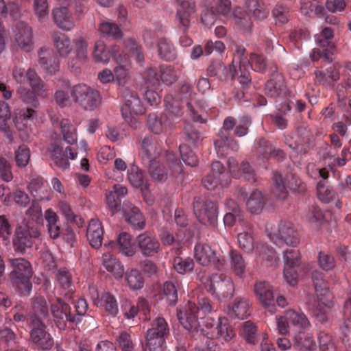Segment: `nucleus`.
I'll return each instance as SVG.
<instances>
[{"label": "nucleus", "mask_w": 351, "mask_h": 351, "mask_svg": "<svg viewBox=\"0 0 351 351\" xmlns=\"http://www.w3.org/2000/svg\"><path fill=\"white\" fill-rule=\"evenodd\" d=\"M56 277L60 287L66 292L64 293V299L57 298V303L51 304L50 309L56 326L64 330L67 327V322H78L80 319L76 318L71 313V308L69 304L74 293L72 272L65 267L60 268L56 271Z\"/></svg>", "instance_id": "obj_1"}, {"label": "nucleus", "mask_w": 351, "mask_h": 351, "mask_svg": "<svg viewBox=\"0 0 351 351\" xmlns=\"http://www.w3.org/2000/svg\"><path fill=\"white\" fill-rule=\"evenodd\" d=\"M11 267L9 274L10 284L21 297H28L32 290L31 278L33 269L31 263L24 258L8 259Z\"/></svg>", "instance_id": "obj_2"}, {"label": "nucleus", "mask_w": 351, "mask_h": 351, "mask_svg": "<svg viewBox=\"0 0 351 351\" xmlns=\"http://www.w3.org/2000/svg\"><path fill=\"white\" fill-rule=\"evenodd\" d=\"M198 309L194 303L189 301L184 307L178 310V319L186 330L192 332L199 331L204 336H210L212 338L217 321L211 317H207L202 320V328H201L200 323L197 321Z\"/></svg>", "instance_id": "obj_3"}, {"label": "nucleus", "mask_w": 351, "mask_h": 351, "mask_svg": "<svg viewBox=\"0 0 351 351\" xmlns=\"http://www.w3.org/2000/svg\"><path fill=\"white\" fill-rule=\"evenodd\" d=\"M167 158L169 162L168 167L155 159L148 161V173L155 182L162 183L170 176L176 178L180 177V180L182 179V169L175 155L169 153L167 155Z\"/></svg>", "instance_id": "obj_4"}, {"label": "nucleus", "mask_w": 351, "mask_h": 351, "mask_svg": "<svg viewBox=\"0 0 351 351\" xmlns=\"http://www.w3.org/2000/svg\"><path fill=\"white\" fill-rule=\"evenodd\" d=\"M40 231L34 223H26L16 227L12 240L14 251L24 254L27 250L32 247L36 240L39 239Z\"/></svg>", "instance_id": "obj_5"}, {"label": "nucleus", "mask_w": 351, "mask_h": 351, "mask_svg": "<svg viewBox=\"0 0 351 351\" xmlns=\"http://www.w3.org/2000/svg\"><path fill=\"white\" fill-rule=\"evenodd\" d=\"M169 334V328L166 320L161 317H156L147 331L145 350L165 351L163 345Z\"/></svg>", "instance_id": "obj_6"}, {"label": "nucleus", "mask_w": 351, "mask_h": 351, "mask_svg": "<svg viewBox=\"0 0 351 351\" xmlns=\"http://www.w3.org/2000/svg\"><path fill=\"white\" fill-rule=\"evenodd\" d=\"M178 96L186 102V112L193 121L206 123V120L202 118L205 102L196 99V94L193 93L191 85L187 83L181 84L178 90Z\"/></svg>", "instance_id": "obj_7"}, {"label": "nucleus", "mask_w": 351, "mask_h": 351, "mask_svg": "<svg viewBox=\"0 0 351 351\" xmlns=\"http://www.w3.org/2000/svg\"><path fill=\"white\" fill-rule=\"evenodd\" d=\"M193 206L194 215L199 223L213 228L217 227L218 208L214 202L206 197H195Z\"/></svg>", "instance_id": "obj_8"}, {"label": "nucleus", "mask_w": 351, "mask_h": 351, "mask_svg": "<svg viewBox=\"0 0 351 351\" xmlns=\"http://www.w3.org/2000/svg\"><path fill=\"white\" fill-rule=\"evenodd\" d=\"M236 124L233 117H228L223 121V126L215 140V147L217 154L220 156L228 154V151L237 152L239 149V144L231 136V131Z\"/></svg>", "instance_id": "obj_9"}, {"label": "nucleus", "mask_w": 351, "mask_h": 351, "mask_svg": "<svg viewBox=\"0 0 351 351\" xmlns=\"http://www.w3.org/2000/svg\"><path fill=\"white\" fill-rule=\"evenodd\" d=\"M273 180L271 193L274 197L280 199H285L287 197L288 189L298 193H302L305 190L304 184L295 175H288L284 180L280 173L274 172Z\"/></svg>", "instance_id": "obj_10"}, {"label": "nucleus", "mask_w": 351, "mask_h": 351, "mask_svg": "<svg viewBox=\"0 0 351 351\" xmlns=\"http://www.w3.org/2000/svg\"><path fill=\"white\" fill-rule=\"evenodd\" d=\"M71 95L75 102L85 110H93L99 107L101 103L99 92L84 84L74 86Z\"/></svg>", "instance_id": "obj_11"}, {"label": "nucleus", "mask_w": 351, "mask_h": 351, "mask_svg": "<svg viewBox=\"0 0 351 351\" xmlns=\"http://www.w3.org/2000/svg\"><path fill=\"white\" fill-rule=\"evenodd\" d=\"M205 287L212 295L216 297L219 300L231 298L234 295V283L230 277L226 276L213 274L205 282Z\"/></svg>", "instance_id": "obj_12"}, {"label": "nucleus", "mask_w": 351, "mask_h": 351, "mask_svg": "<svg viewBox=\"0 0 351 351\" xmlns=\"http://www.w3.org/2000/svg\"><path fill=\"white\" fill-rule=\"evenodd\" d=\"M13 77L16 82L24 84L29 83L31 88L38 92V95L46 98L49 94V86L42 80L37 73L32 69L27 71L25 69L16 66L13 70Z\"/></svg>", "instance_id": "obj_13"}, {"label": "nucleus", "mask_w": 351, "mask_h": 351, "mask_svg": "<svg viewBox=\"0 0 351 351\" xmlns=\"http://www.w3.org/2000/svg\"><path fill=\"white\" fill-rule=\"evenodd\" d=\"M194 258L202 266L213 265L217 270H221L226 265L223 257L216 254L212 247L206 244L199 243L194 247Z\"/></svg>", "instance_id": "obj_14"}, {"label": "nucleus", "mask_w": 351, "mask_h": 351, "mask_svg": "<svg viewBox=\"0 0 351 351\" xmlns=\"http://www.w3.org/2000/svg\"><path fill=\"white\" fill-rule=\"evenodd\" d=\"M269 237L279 247L284 244L295 246L300 242L298 231L289 221L280 222L277 228L270 233Z\"/></svg>", "instance_id": "obj_15"}, {"label": "nucleus", "mask_w": 351, "mask_h": 351, "mask_svg": "<svg viewBox=\"0 0 351 351\" xmlns=\"http://www.w3.org/2000/svg\"><path fill=\"white\" fill-rule=\"evenodd\" d=\"M121 96L124 104L121 108L122 115L125 120L128 121L132 114H141L145 109L137 94L128 87L121 89Z\"/></svg>", "instance_id": "obj_16"}, {"label": "nucleus", "mask_w": 351, "mask_h": 351, "mask_svg": "<svg viewBox=\"0 0 351 351\" xmlns=\"http://www.w3.org/2000/svg\"><path fill=\"white\" fill-rule=\"evenodd\" d=\"M31 327L30 339L37 346L43 350H48L53 346V339L47 332L45 322L34 317L33 322H29Z\"/></svg>", "instance_id": "obj_17"}, {"label": "nucleus", "mask_w": 351, "mask_h": 351, "mask_svg": "<svg viewBox=\"0 0 351 351\" xmlns=\"http://www.w3.org/2000/svg\"><path fill=\"white\" fill-rule=\"evenodd\" d=\"M272 73L270 79L266 82L265 93L269 97L278 98L287 95V89L283 75L278 72L276 65L271 68Z\"/></svg>", "instance_id": "obj_18"}, {"label": "nucleus", "mask_w": 351, "mask_h": 351, "mask_svg": "<svg viewBox=\"0 0 351 351\" xmlns=\"http://www.w3.org/2000/svg\"><path fill=\"white\" fill-rule=\"evenodd\" d=\"M16 94L19 99L27 106L26 111L23 112L21 114L23 119L27 121L31 120L35 117V110L39 106V101L37 98L38 92L34 88H28L23 86H20L16 90Z\"/></svg>", "instance_id": "obj_19"}, {"label": "nucleus", "mask_w": 351, "mask_h": 351, "mask_svg": "<svg viewBox=\"0 0 351 351\" xmlns=\"http://www.w3.org/2000/svg\"><path fill=\"white\" fill-rule=\"evenodd\" d=\"M254 291L258 301L262 306L271 314L275 313L276 307L272 287L266 282L260 281L255 284Z\"/></svg>", "instance_id": "obj_20"}, {"label": "nucleus", "mask_w": 351, "mask_h": 351, "mask_svg": "<svg viewBox=\"0 0 351 351\" xmlns=\"http://www.w3.org/2000/svg\"><path fill=\"white\" fill-rule=\"evenodd\" d=\"M283 254L284 277L289 285L293 286L296 285L298 278L295 267L299 265L300 252L298 250L290 249L285 250Z\"/></svg>", "instance_id": "obj_21"}, {"label": "nucleus", "mask_w": 351, "mask_h": 351, "mask_svg": "<svg viewBox=\"0 0 351 351\" xmlns=\"http://www.w3.org/2000/svg\"><path fill=\"white\" fill-rule=\"evenodd\" d=\"M135 244L144 257H152L160 250V244L158 240L148 232L138 235L135 239Z\"/></svg>", "instance_id": "obj_22"}, {"label": "nucleus", "mask_w": 351, "mask_h": 351, "mask_svg": "<svg viewBox=\"0 0 351 351\" xmlns=\"http://www.w3.org/2000/svg\"><path fill=\"white\" fill-rule=\"evenodd\" d=\"M311 278L316 291L317 298L319 299V301L325 306H332V296L324 279L322 272L318 270H314L311 274Z\"/></svg>", "instance_id": "obj_23"}, {"label": "nucleus", "mask_w": 351, "mask_h": 351, "mask_svg": "<svg viewBox=\"0 0 351 351\" xmlns=\"http://www.w3.org/2000/svg\"><path fill=\"white\" fill-rule=\"evenodd\" d=\"M180 5L176 14L178 27L184 33L191 25V16L195 12V4L193 0H177Z\"/></svg>", "instance_id": "obj_24"}, {"label": "nucleus", "mask_w": 351, "mask_h": 351, "mask_svg": "<svg viewBox=\"0 0 351 351\" xmlns=\"http://www.w3.org/2000/svg\"><path fill=\"white\" fill-rule=\"evenodd\" d=\"M128 194L126 186L115 184L112 189L106 192V202L112 215L121 210V199Z\"/></svg>", "instance_id": "obj_25"}, {"label": "nucleus", "mask_w": 351, "mask_h": 351, "mask_svg": "<svg viewBox=\"0 0 351 351\" xmlns=\"http://www.w3.org/2000/svg\"><path fill=\"white\" fill-rule=\"evenodd\" d=\"M14 32L19 47L26 52L30 51L33 48L31 27L25 22L19 21L16 24Z\"/></svg>", "instance_id": "obj_26"}, {"label": "nucleus", "mask_w": 351, "mask_h": 351, "mask_svg": "<svg viewBox=\"0 0 351 351\" xmlns=\"http://www.w3.org/2000/svg\"><path fill=\"white\" fill-rule=\"evenodd\" d=\"M230 172L235 178L254 182L256 180L254 169L247 161H242L239 165L235 159L231 158L228 160Z\"/></svg>", "instance_id": "obj_27"}, {"label": "nucleus", "mask_w": 351, "mask_h": 351, "mask_svg": "<svg viewBox=\"0 0 351 351\" xmlns=\"http://www.w3.org/2000/svg\"><path fill=\"white\" fill-rule=\"evenodd\" d=\"M123 212L125 221L135 230H143L145 220L138 208L129 202L123 204Z\"/></svg>", "instance_id": "obj_28"}, {"label": "nucleus", "mask_w": 351, "mask_h": 351, "mask_svg": "<svg viewBox=\"0 0 351 351\" xmlns=\"http://www.w3.org/2000/svg\"><path fill=\"white\" fill-rule=\"evenodd\" d=\"M49 302L42 295H35L31 299L32 314L29 315V322H33L34 317L45 322L49 317Z\"/></svg>", "instance_id": "obj_29"}, {"label": "nucleus", "mask_w": 351, "mask_h": 351, "mask_svg": "<svg viewBox=\"0 0 351 351\" xmlns=\"http://www.w3.org/2000/svg\"><path fill=\"white\" fill-rule=\"evenodd\" d=\"M256 152L258 158L262 159H269V158H276L278 160H283L286 157L284 152L280 149H276L264 138H261L257 141Z\"/></svg>", "instance_id": "obj_30"}, {"label": "nucleus", "mask_w": 351, "mask_h": 351, "mask_svg": "<svg viewBox=\"0 0 351 351\" xmlns=\"http://www.w3.org/2000/svg\"><path fill=\"white\" fill-rule=\"evenodd\" d=\"M237 69H233L232 65H230L228 69L226 65L219 60L213 61L207 68V74L209 77H215L219 81H226L230 75L232 78L235 77Z\"/></svg>", "instance_id": "obj_31"}, {"label": "nucleus", "mask_w": 351, "mask_h": 351, "mask_svg": "<svg viewBox=\"0 0 351 351\" xmlns=\"http://www.w3.org/2000/svg\"><path fill=\"white\" fill-rule=\"evenodd\" d=\"M50 152L56 165L62 169H66L69 167L68 152L71 159H74L77 156V153L73 152L70 147H67L64 151L62 147L57 145H52Z\"/></svg>", "instance_id": "obj_32"}, {"label": "nucleus", "mask_w": 351, "mask_h": 351, "mask_svg": "<svg viewBox=\"0 0 351 351\" xmlns=\"http://www.w3.org/2000/svg\"><path fill=\"white\" fill-rule=\"evenodd\" d=\"M53 19L56 25L64 31H71L75 26L67 7L60 6L53 10Z\"/></svg>", "instance_id": "obj_33"}, {"label": "nucleus", "mask_w": 351, "mask_h": 351, "mask_svg": "<svg viewBox=\"0 0 351 351\" xmlns=\"http://www.w3.org/2000/svg\"><path fill=\"white\" fill-rule=\"evenodd\" d=\"M103 228L98 219H92L88 223L86 237L90 245L94 248H99L102 245Z\"/></svg>", "instance_id": "obj_34"}, {"label": "nucleus", "mask_w": 351, "mask_h": 351, "mask_svg": "<svg viewBox=\"0 0 351 351\" xmlns=\"http://www.w3.org/2000/svg\"><path fill=\"white\" fill-rule=\"evenodd\" d=\"M235 335V333L230 326L228 319L224 317H219L217 320V326L214 329L213 337L221 343L230 341Z\"/></svg>", "instance_id": "obj_35"}, {"label": "nucleus", "mask_w": 351, "mask_h": 351, "mask_svg": "<svg viewBox=\"0 0 351 351\" xmlns=\"http://www.w3.org/2000/svg\"><path fill=\"white\" fill-rule=\"evenodd\" d=\"M165 111L162 115L165 119V126L171 128L175 123H178L182 117V112L179 105L176 102L167 101L165 99Z\"/></svg>", "instance_id": "obj_36"}, {"label": "nucleus", "mask_w": 351, "mask_h": 351, "mask_svg": "<svg viewBox=\"0 0 351 351\" xmlns=\"http://www.w3.org/2000/svg\"><path fill=\"white\" fill-rule=\"evenodd\" d=\"M38 64L47 73L53 74L59 70V64L56 57L47 49H40L38 51Z\"/></svg>", "instance_id": "obj_37"}, {"label": "nucleus", "mask_w": 351, "mask_h": 351, "mask_svg": "<svg viewBox=\"0 0 351 351\" xmlns=\"http://www.w3.org/2000/svg\"><path fill=\"white\" fill-rule=\"evenodd\" d=\"M117 245L119 247V251L127 256H132L136 252L135 247L132 243L131 236L125 232L119 234L117 243L110 241L108 244H105L104 247L108 249L110 247H112Z\"/></svg>", "instance_id": "obj_38"}, {"label": "nucleus", "mask_w": 351, "mask_h": 351, "mask_svg": "<svg viewBox=\"0 0 351 351\" xmlns=\"http://www.w3.org/2000/svg\"><path fill=\"white\" fill-rule=\"evenodd\" d=\"M29 190L37 201L50 199L48 184L43 178L32 179L29 184Z\"/></svg>", "instance_id": "obj_39"}, {"label": "nucleus", "mask_w": 351, "mask_h": 351, "mask_svg": "<svg viewBox=\"0 0 351 351\" xmlns=\"http://www.w3.org/2000/svg\"><path fill=\"white\" fill-rule=\"evenodd\" d=\"M160 147L155 137L152 136H145L141 142V154L143 159L154 160V158L160 154Z\"/></svg>", "instance_id": "obj_40"}, {"label": "nucleus", "mask_w": 351, "mask_h": 351, "mask_svg": "<svg viewBox=\"0 0 351 351\" xmlns=\"http://www.w3.org/2000/svg\"><path fill=\"white\" fill-rule=\"evenodd\" d=\"M128 178L131 185L136 188H141L143 193L149 192V184L144 180L143 173L137 166L132 165L130 167Z\"/></svg>", "instance_id": "obj_41"}, {"label": "nucleus", "mask_w": 351, "mask_h": 351, "mask_svg": "<svg viewBox=\"0 0 351 351\" xmlns=\"http://www.w3.org/2000/svg\"><path fill=\"white\" fill-rule=\"evenodd\" d=\"M250 304L247 299L236 298L233 304L229 308L228 314L231 317L243 319L250 315Z\"/></svg>", "instance_id": "obj_42"}, {"label": "nucleus", "mask_w": 351, "mask_h": 351, "mask_svg": "<svg viewBox=\"0 0 351 351\" xmlns=\"http://www.w3.org/2000/svg\"><path fill=\"white\" fill-rule=\"evenodd\" d=\"M51 36L53 45L59 55L62 57H66L72 50L69 37L58 31H54Z\"/></svg>", "instance_id": "obj_43"}, {"label": "nucleus", "mask_w": 351, "mask_h": 351, "mask_svg": "<svg viewBox=\"0 0 351 351\" xmlns=\"http://www.w3.org/2000/svg\"><path fill=\"white\" fill-rule=\"evenodd\" d=\"M182 134V138L188 145H192L197 146L202 143L204 138V136L199 130L193 124L186 121L184 122Z\"/></svg>", "instance_id": "obj_44"}, {"label": "nucleus", "mask_w": 351, "mask_h": 351, "mask_svg": "<svg viewBox=\"0 0 351 351\" xmlns=\"http://www.w3.org/2000/svg\"><path fill=\"white\" fill-rule=\"evenodd\" d=\"M294 346L300 351H315L316 343L310 333L300 332L294 337Z\"/></svg>", "instance_id": "obj_45"}, {"label": "nucleus", "mask_w": 351, "mask_h": 351, "mask_svg": "<svg viewBox=\"0 0 351 351\" xmlns=\"http://www.w3.org/2000/svg\"><path fill=\"white\" fill-rule=\"evenodd\" d=\"M102 265L106 269L119 278L122 277L124 269L121 263L109 253H104L102 256Z\"/></svg>", "instance_id": "obj_46"}, {"label": "nucleus", "mask_w": 351, "mask_h": 351, "mask_svg": "<svg viewBox=\"0 0 351 351\" xmlns=\"http://www.w3.org/2000/svg\"><path fill=\"white\" fill-rule=\"evenodd\" d=\"M202 5L204 9L201 16L202 22L210 27L215 23L218 15L215 10V3L210 0H204Z\"/></svg>", "instance_id": "obj_47"}, {"label": "nucleus", "mask_w": 351, "mask_h": 351, "mask_svg": "<svg viewBox=\"0 0 351 351\" xmlns=\"http://www.w3.org/2000/svg\"><path fill=\"white\" fill-rule=\"evenodd\" d=\"M179 283L176 279L167 281L163 285V294L169 305L175 306L178 300Z\"/></svg>", "instance_id": "obj_48"}, {"label": "nucleus", "mask_w": 351, "mask_h": 351, "mask_svg": "<svg viewBox=\"0 0 351 351\" xmlns=\"http://www.w3.org/2000/svg\"><path fill=\"white\" fill-rule=\"evenodd\" d=\"M331 307L332 306H325L319 301V299L317 298L312 304H309L308 308L316 321L319 324H324L328 320V313L326 308Z\"/></svg>", "instance_id": "obj_49"}, {"label": "nucleus", "mask_w": 351, "mask_h": 351, "mask_svg": "<svg viewBox=\"0 0 351 351\" xmlns=\"http://www.w3.org/2000/svg\"><path fill=\"white\" fill-rule=\"evenodd\" d=\"M265 204V197L259 191H254L247 199L246 206L252 213L258 214L264 208Z\"/></svg>", "instance_id": "obj_50"}, {"label": "nucleus", "mask_w": 351, "mask_h": 351, "mask_svg": "<svg viewBox=\"0 0 351 351\" xmlns=\"http://www.w3.org/2000/svg\"><path fill=\"white\" fill-rule=\"evenodd\" d=\"M231 267L234 274L239 277L245 275L246 263L242 255L237 250H231L229 253Z\"/></svg>", "instance_id": "obj_51"}, {"label": "nucleus", "mask_w": 351, "mask_h": 351, "mask_svg": "<svg viewBox=\"0 0 351 351\" xmlns=\"http://www.w3.org/2000/svg\"><path fill=\"white\" fill-rule=\"evenodd\" d=\"M158 51L160 57L166 61L176 59L177 53L175 47L170 41L161 39L158 44Z\"/></svg>", "instance_id": "obj_52"}, {"label": "nucleus", "mask_w": 351, "mask_h": 351, "mask_svg": "<svg viewBox=\"0 0 351 351\" xmlns=\"http://www.w3.org/2000/svg\"><path fill=\"white\" fill-rule=\"evenodd\" d=\"M173 265L178 274L184 275L193 270L195 263L191 258H183L177 256L173 258Z\"/></svg>", "instance_id": "obj_53"}, {"label": "nucleus", "mask_w": 351, "mask_h": 351, "mask_svg": "<svg viewBox=\"0 0 351 351\" xmlns=\"http://www.w3.org/2000/svg\"><path fill=\"white\" fill-rule=\"evenodd\" d=\"M247 6L253 16L260 20L265 19L269 13L265 4L258 0H247Z\"/></svg>", "instance_id": "obj_54"}, {"label": "nucleus", "mask_w": 351, "mask_h": 351, "mask_svg": "<svg viewBox=\"0 0 351 351\" xmlns=\"http://www.w3.org/2000/svg\"><path fill=\"white\" fill-rule=\"evenodd\" d=\"M125 280L132 290L141 289L144 286V278L137 269H132L125 274Z\"/></svg>", "instance_id": "obj_55"}, {"label": "nucleus", "mask_w": 351, "mask_h": 351, "mask_svg": "<svg viewBox=\"0 0 351 351\" xmlns=\"http://www.w3.org/2000/svg\"><path fill=\"white\" fill-rule=\"evenodd\" d=\"M30 160V150L25 145H20L14 152V161L19 168H25Z\"/></svg>", "instance_id": "obj_56"}, {"label": "nucleus", "mask_w": 351, "mask_h": 351, "mask_svg": "<svg viewBox=\"0 0 351 351\" xmlns=\"http://www.w3.org/2000/svg\"><path fill=\"white\" fill-rule=\"evenodd\" d=\"M60 128L63 138L68 144L73 145L77 142L76 129L69 120H62Z\"/></svg>", "instance_id": "obj_57"}, {"label": "nucleus", "mask_w": 351, "mask_h": 351, "mask_svg": "<svg viewBox=\"0 0 351 351\" xmlns=\"http://www.w3.org/2000/svg\"><path fill=\"white\" fill-rule=\"evenodd\" d=\"M99 29L101 34L108 38L119 39L122 37V32L119 27L112 22H102L99 25Z\"/></svg>", "instance_id": "obj_58"}, {"label": "nucleus", "mask_w": 351, "mask_h": 351, "mask_svg": "<svg viewBox=\"0 0 351 351\" xmlns=\"http://www.w3.org/2000/svg\"><path fill=\"white\" fill-rule=\"evenodd\" d=\"M315 42L318 49H321L324 52V59L331 62L333 60V53L331 51L335 47L334 43L329 39L324 38L318 36H315Z\"/></svg>", "instance_id": "obj_59"}, {"label": "nucleus", "mask_w": 351, "mask_h": 351, "mask_svg": "<svg viewBox=\"0 0 351 351\" xmlns=\"http://www.w3.org/2000/svg\"><path fill=\"white\" fill-rule=\"evenodd\" d=\"M11 112L9 105L0 100V130L8 132L10 127Z\"/></svg>", "instance_id": "obj_60"}, {"label": "nucleus", "mask_w": 351, "mask_h": 351, "mask_svg": "<svg viewBox=\"0 0 351 351\" xmlns=\"http://www.w3.org/2000/svg\"><path fill=\"white\" fill-rule=\"evenodd\" d=\"M287 317L290 324L299 328H306L310 325L309 321L303 313L290 310L287 312Z\"/></svg>", "instance_id": "obj_61"}, {"label": "nucleus", "mask_w": 351, "mask_h": 351, "mask_svg": "<svg viewBox=\"0 0 351 351\" xmlns=\"http://www.w3.org/2000/svg\"><path fill=\"white\" fill-rule=\"evenodd\" d=\"M235 75H238V81L241 88L249 90L252 87V78L250 77V66H240L237 69Z\"/></svg>", "instance_id": "obj_62"}, {"label": "nucleus", "mask_w": 351, "mask_h": 351, "mask_svg": "<svg viewBox=\"0 0 351 351\" xmlns=\"http://www.w3.org/2000/svg\"><path fill=\"white\" fill-rule=\"evenodd\" d=\"M33 8L40 22H45L49 16V5L47 0H34Z\"/></svg>", "instance_id": "obj_63"}, {"label": "nucleus", "mask_w": 351, "mask_h": 351, "mask_svg": "<svg viewBox=\"0 0 351 351\" xmlns=\"http://www.w3.org/2000/svg\"><path fill=\"white\" fill-rule=\"evenodd\" d=\"M321 351H337L332 337L325 332H320L317 337Z\"/></svg>", "instance_id": "obj_64"}]
</instances>
